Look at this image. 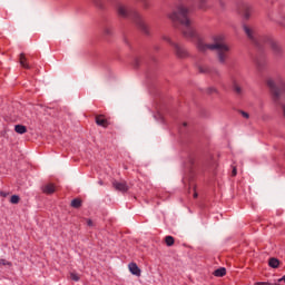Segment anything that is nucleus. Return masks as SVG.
I'll return each instance as SVG.
<instances>
[{"instance_id":"obj_1","label":"nucleus","mask_w":285,"mask_h":285,"mask_svg":"<svg viewBox=\"0 0 285 285\" xmlns=\"http://www.w3.org/2000/svg\"><path fill=\"white\" fill-rule=\"evenodd\" d=\"M208 0H185V3L178 4L175 10H173L168 18L173 23H179L181 26L183 37L185 39H197L196 47L198 52H207V50H216L217 59L219 63H226L228 61V52H230V46L224 42V36H214L213 43H205L204 39L197 36V32L193 28V21L190 20V12L193 8H189L190 3H198L200 10L206 9V2Z\"/></svg>"},{"instance_id":"obj_2","label":"nucleus","mask_w":285,"mask_h":285,"mask_svg":"<svg viewBox=\"0 0 285 285\" xmlns=\"http://www.w3.org/2000/svg\"><path fill=\"white\" fill-rule=\"evenodd\" d=\"M117 14L118 17H121V19H131L136 26L141 30L145 35H148V26L144 20L141 19V16L137 10L128 8L126 4L119 2L116 6Z\"/></svg>"},{"instance_id":"obj_3","label":"nucleus","mask_w":285,"mask_h":285,"mask_svg":"<svg viewBox=\"0 0 285 285\" xmlns=\"http://www.w3.org/2000/svg\"><path fill=\"white\" fill-rule=\"evenodd\" d=\"M245 35L255 43L258 48L262 46H269L275 55H282V47L278 46L271 36H263L258 40L255 38V30L246 24L243 26Z\"/></svg>"},{"instance_id":"obj_4","label":"nucleus","mask_w":285,"mask_h":285,"mask_svg":"<svg viewBox=\"0 0 285 285\" xmlns=\"http://www.w3.org/2000/svg\"><path fill=\"white\" fill-rule=\"evenodd\" d=\"M163 39L164 41H167V43L174 47L175 55L176 57H178V59H186V57H188V51L186 50V48L173 42V40H170L168 36H165Z\"/></svg>"},{"instance_id":"obj_5","label":"nucleus","mask_w":285,"mask_h":285,"mask_svg":"<svg viewBox=\"0 0 285 285\" xmlns=\"http://www.w3.org/2000/svg\"><path fill=\"white\" fill-rule=\"evenodd\" d=\"M198 71L200 75H209L210 77H219V70L217 68H213L206 65L198 66Z\"/></svg>"},{"instance_id":"obj_6","label":"nucleus","mask_w":285,"mask_h":285,"mask_svg":"<svg viewBox=\"0 0 285 285\" xmlns=\"http://www.w3.org/2000/svg\"><path fill=\"white\" fill-rule=\"evenodd\" d=\"M239 12L246 18L250 19V12H253V9L246 2H243L239 8Z\"/></svg>"},{"instance_id":"obj_7","label":"nucleus","mask_w":285,"mask_h":285,"mask_svg":"<svg viewBox=\"0 0 285 285\" xmlns=\"http://www.w3.org/2000/svg\"><path fill=\"white\" fill-rule=\"evenodd\" d=\"M112 186L116 190H119V193H128V184L126 181H112Z\"/></svg>"},{"instance_id":"obj_8","label":"nucleus","mask_w":285,"mask_h":285,"mask_svg":"<svg viewBox=\"0 0 285 285\" xmlns=\"http://www.w3.org/2000/svg\"><path fill=\"white\" fill-rule=\"evenodd\" d=\"M96 124L97 126H101V128H108V126H110V122L104 115L96 116Z\"/></svg>"},{"instance_id":"obj_9","label":"nucleus","mask_w":285,"mask_h":285,"mask_svg":"<svg viewBox=\"0 0 285 285\" xmlns=\"http://www.w3.org/2000/svg\"><path fill=\"white\" fill-rule=\"evenodd\" d=\"M55 190H57L55 184L49 183L42 186V193H45V195H52Z\"/></svg>"},{"instance_id":"obj_10","label":"nucleus","mask_w":285,"mask_h":285,"mask_svg":"<svg viewBox=\"0 0 285 285\" xmlns=\"http://www.w3.org/2000/svg\"><path fill=\"white\" fill-rule=\"evenodd\" d=\"M129 271L131 275H136L137 277L141 275V269H139V266H137V263H130Z\"/></svg>"},{"instance_id":"obj_11","label":"nucleus","mask_w":285,"mask_h":285,"mask_svg":"<svg viewBox=\"0 0 285 285\" xmlns=\"http://www.w3.org/2000/svg\"><path fill=\"white\" fill-rule=\"evenodd\" d=\"M28 59L26 58L24 53L20 55V65L22 66V68H26L27 70H30V65H28Z\"/></svg>"},{"instance_id":"obj_12","label":"nucleus","mask_w":285,"mask_h":285,"mask_svg":"<svg viewBox=\"0 0 285 285\" xmlns=\"http://www.w3.org/2000/svg\"><path fill=\"white\" fill-rule=\"evenodd\" d=\"M14 130L18 132V135H26V132H28V128H26L23 125H16Z\"/></svg>"},{"instance_id":"obj_13","label":"nucleus","mask_w":285,"mask_h":285,"mask_svg":"<svg viewBox=\"0 0 285 285\" xmlns=\"http://www.w3.org/2000/svg\"><path fill=\"white\" fill-rule=\"evenodd\" d=\"M268 266H271V268H279V259L269 258Z\"/></svg>"},{"instance_id":"obj_14","label":"nucleus","mask_w":285,"mask_h":285,"mask_svg":"<svg viewBox=\"0 0 285 285\" xmlns=\"http://www.w3.org/2000/svg\"><path fill=\"white\" fill-rule=\"evenodd\" d=\"M215 277H224L226 275V268L220 267L214 272Z\"/></svg>"},{"instance_id":"obj_15","label":"nucleus","mask_w":285,"mask_h":285,"mask_svg":"<svg viewBox=\"0 0 285 285\" xmlns=\"http://www.w3.org/2000/svg\"><path fill=\"white\" fill-rule=\"evenodd\" d=\"M71 207L72 208H81V199L75 198L71 200Z\"/></svg>"},{"instance_id":"obj_16","label":"nucleus","mask_w":285,"mask_h":285,"mask_svg":"<svg viewBox=\"0 0 285 285\" xmlns=\"http://www.w3.org/2000/svg\"><path fill=\"white\" fill-rule=\"evenodd\" d=\"M166 246H174L175 245V238L173 236H166L165 237Z\"/></svg>"},{"instance_id":"obj_17","label":"nucleus","mask_w":285,"mask_h":285,"mask_svg":"<svg viewBox=\"0 0 285 285\" xmlns=\"http://www.w3.org/2000/svg\"><path fill=\"white\" fill-rule=\"evenodd\" d=\"M256 66L258 68V70H264V68L266 67V60H256Z\"/></svg>"},{"instance_id":"obj_18","label":"nucleus","mask_w":285,"mask_h":285,"mask_svg":"<svg viewBox=\"0 0 285 285\" xmlns=\"http://www.w3.org/2000/svg\"><path fill=\"white\" fill-rule=\"evenodd\" d=\"M19 202H21V198L19 197V195L11 196L10 204H19Z\"/></svg>"},{"instance_id":"obj_19","label":"nucleus","mask_w":285,"mask_h":285,"mask_svg":"<svg viewBox=\"0 0 285 285\" xmlns=\"http://www.w3.org/2000/svg\"><path fill=\"white\" fill-rule=\"evenodd\" d=\"M0 266H9L10 267V266H12V262L1 258Z\"/></svg>"},{"instance_id":"obj_20","label":"nucleus","mask_w":285,"mask_h":285,"mask_svg":"<svg viewBox=\"0 0 285 285\" xmlns=\"http://www.w3.org/2000/svg\"><path fill=\"white\" fill-rule=\"evenodd\" d=\"M193 166H195V158L194 157H189L188 158V163H187V168H193Z\"/></svg>"},{"instance_id":"obj_21","label":"nucleus","mask_w":285,"mask_h":285,"mask_svg":"<svg viewBox=\"0 0 285 285\" xmlns=\"http://www.w3.org/2000/svg\"><path fill=\"white\" fill-rule=\"evenodd\" d=\"M70 279H72L73 282H79L80 279L79 274L70 273Z\"/></svg>"},{"instance_id":"obj_22","label":"nucleus","mask_w":285,"mask_h":285,"mask_svg":"<svg viewBox=\"0 0 285 285\" xmlns=\"http://www.w3.org/2000/svg\"><path fill=\"white\" fill-rule=\"evenodd\" d=\"M234 90H235L236 95H242V87L235 85Z\"/></svg>"},{"instance_id":"obj_23","label":"nucleus","mask_w":285,"mask_h":285,"mask_svg":"<svg viewBox=\"0 0 285 285\" xmlns=\"http://www.w3.org/2000/svg\"><path fill=\"white\" fill-rule=\"evenodd\" d=\"M242 117H244V119H249L250 115H248V112L246 111H240Z\"/></svg>"},{"instance_id":"obj_24","label":"nucleus","mask_w":285,"mask_h":285,"mask_svg":"<svg viewBox=\"0 0 285 285\" xmlns=\"http://www.w3.org/2000/svg\"><path fill=\"white\" fill-rule=\"evenodd\" d=\"M213 92H217V89L214 87L208 88V94L213 95Z\"/></svg>"},{"instance_id":"obj_25","label":"nucleus","mask_w":285,"mask_h":285,"mask_svg":"<svg viewBox=\"0 0 285 285\" xmlns=\"http://www.w3.org/2000/svg\"><path fill=\"white\" fill-rule=\"evenodd\" d=\"M94 3H95L98 8H101V0H94Z\"/></svg>"},{"instance_id":"obj_26","label":"nucleus","mask_w":285,"mask_h":285,"mask_svg":"<svg viewBox=\"0 0 285 285\" xmlns=\"http://www.w3.org/2000/svg\"><path fill=\"white\" fill-rule=\"evenodd\" d=\"M105 35H112V29L106 28L105 29Z\"/></svg>"},{"instance_id":"obj_27","label":"nucleus","mask_w":285,"mask_h":285,"mask_svg":"<svg viewBox=\"0 0 285 285\" xmlns=\"http://www.w3.org/2000/svg\"><path fill=\"white\" fill-rule=\"evenodd\" d=\"M232 175H233V177H235L237 175V168L236 167L233 168Z\"/></svg>"},{"instance_id":"obj_28","label":"nucleus","mask_w":285,"mask_h":285,"mask_svg":"<svg viewBox=\"0 0 285 285\" xmlns=\"http://www.w3.org/2000/svg\"><path fill=\"white\" fill-rule=\"evenodd\" d=\"M257 285H273V284H271V283H266V282H258V283H256Z\"/></svg>"},{"instance_id":"obj_29","label":"nucleus","mask_w":285,"mask_h":285,"mask_svg":"<svg viewBox=\"0 0 285 285\" xmlns=\"http://www.w3.org/2000/svg\"><path fill=\"white\" fill-rule=\"evenodd\" d=\"M142 1H144V3H142L144 8L148 9V7H149L148 2H146V0H142Z\"/></svg>"},{"instance_id":"obj_30","label":"nucleus","mask_w":285,"mask_h":285,"mask_svg":"<svg viewBox=\"0 0 285 285\" xmlns=\"http://www.w3.org/2000/svg\"><path fill=\"white\" fill-rule=\"evenodd\" d=\"M0 197H8V194L6 191H0Z\"/></svg>"},{"instance_id":"obj_31","label":"nucleus","mask_w":285,"mask_h":285,"mask_svg":"<svg viewBox=\"0 0 285 285\" xmlns=\"http://www.w3.org/2000/svg\"><path fill=\"white\" fill-rule=\"evenodd\" d=\"M87 225H88V226H92V219H88V220H87Z\"/></svg>"},{"instance_id":"obj_32","label":"nucleus","mask_w":285,"mask_h":285,"mask_svg":"<svg viewBox=\"0 0 285 285\" xmlns=\"http://www.w3.org/2000/svg\"><path fill=\"white\" fill-rule=\"evenodd\" d=\"M199 195L197 194V191L194 193V199H197Z\"/></svg>"},{"instance_id":"obj_33","label":"nucleus","mask_w":285,"mask_h":285,"mask_svg":"<svg viewBox=\"0 0 285 285\" xmlns=\"http://www.w3.org/2000/svg\"><path fill=\"white\" fill-rule=\"evenodd\" d=\"M99 186H104V180L98 181Z\"/></svg>"},{"instance_id":"obj_34","label":"nucleus","mask_w":285,"mask_h":285,"mask_svg":"<svg viewBox=\"0 0 285 285\" xmlns=\"http://www.w3.org/2000/svg\"><path fill=\"white\" fill-rule=\"evenodd\" d=\"M184 126H187L186 122H184Z\"/></svg>"}]
</instances>
